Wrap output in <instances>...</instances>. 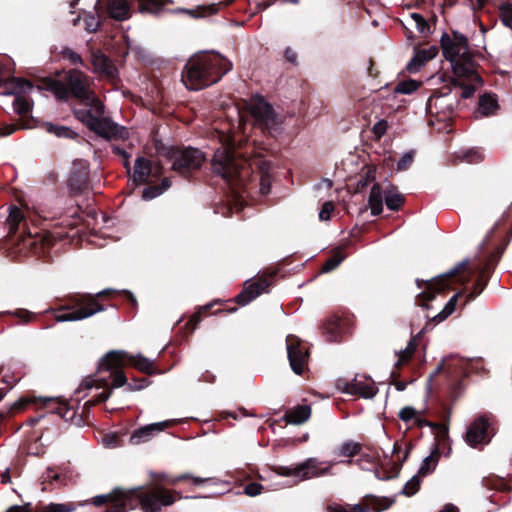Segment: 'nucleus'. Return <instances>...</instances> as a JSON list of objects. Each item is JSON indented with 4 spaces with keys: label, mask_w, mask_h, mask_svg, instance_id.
Listing matches in <instances>:
<instances>
[{
    "label": "nucleus",
    "mask_w": 512,
    "mask_h": 512,
    "mask_svg": "<svg viewBox=\"0 0 512 512\" xmlns=\"http://www.w3.org/2000/svg\"><path fill=\"white\" fill-rule=\"evenodd\" d=\"M38 88L52 92L59 100L66 101L72 96L80 101L84 107L73 111L75 118L99 137L105 140L129 138L126 127L106 116L104 104L90 89L89 77L82 71L71 69L63 80L52 77L41 78Z\"/></svg>",
    "instance_id": "obj_1"
},
{
    "label": "nucleus",
    "mask_w": 512,
    "mask_h": 512,
    "mask_svg": "<svg viewBox=\"0 0 512 512\" xmlns=\"http://www.w3.org/2000/svg\"><path fill=\"white\" fill-rule=\"evenodd\" d=\"M491 236L488 235L480 246L477 261L470 266L469 261H463L455 266L450 272L439 275L431 280L416 279L415 283L419 289H424L415 298V304L423 309H430L429 302L433 301L436 295L451 290L454 284L466 286L476 277L467 294V301L474 300L486 288L495 267L504 253L503 246H496L492 252L487 253Z\"/></svg>",
    "instance_id": "obj_2"
},
{
    "label": "nucleus",
    "mask_w": 512,
    "mask_h": 512,
    "mask_svg": "<svg viewBox=\"0 0 512 512\" xmlns=\"http://www.w3.org/2000/svg\"><path fill=\"white\" fill-rule=\"evenodd\" d=\"M180 492L169 490L160 484L138 487L131 490L115 488L111 493L95 496V506L108 505L104 512H127V508L139 507L142 512H161L163 507L181 499Z\"/></svg>",
    "instance_id": "obj_3"
},
{
    "label": "nucleus",
    "mask_w": 512,
    "mask_h": 512,
    "mask_svg": "<svg viewBox=\"0 0 512 512\" xmlns=\"http://www.w3.org/2000/svg\"><path fill=\"white\" fill-rule=\"evenodd\" d=\"M8 233L4 239L3 246L14 258L35 255L41 256L48 252L52 246V238H71L75 234H70L75 228V223H69V231L40 233L32 232L28 226L23 211L10 206L9 215L6 219Z\"/></svg>",
    "instance_id": "obj_4"
},
{
    "label": "nucleus",
    "mask_w": 512,
    "mask_h": 512,
    "mask_svg": "<svg viewBox=\"0 0 512 512\" xmlns=\"http://www.w3.org/2000/svg\"><path fill=\"white\" fill-rule=\"evenodd\" d=\"M118 296H123L133 306L137 303L131 292L107 288L95 294L74 292L57 297L46 313H52L56 322L80 321L105 311L107 305L103 302Z\"/></svg>",
    "instance_id": "obj_5"
},
{
    "label": "nucleus",
    "mask_w": 512,
    "mask_h": 512,
    "mask_svg": "<svg viewBox=\"0 0 512 512\" xmlns=\"http://www.w3.org/2000/svg\"><path fill=\"white\" fill-rule=\"evenodd\" d=\"M128 366L147 375L157 373L150 359L142 355H131L124 350H111L100 358L95 381L99 382L100 386L107 387L108 383H111L113 388L122 387L127 381L124 368Z\"/></svg>",
    "instance_id": "obj_6"
},
{
    "label": "nucleus",
    "mask_w": 512,
    "mask_h": 512,
    "mask_svg": "<svg viewBox=\"0 0 512 512\" xmlns=\"http://www.w3.org/2000/svg\"><path fill=\"white\" fill-rule=\"evenodd\" d=\"M232 63L219 53H198L189 58L182 71V80L187 88L200 90L217 83Z\"/></svg>",
    "instance_id": "obj_7"
},
{
    "label": "nucleus",
    "mask_w": 512,
    "mask_h": 512,
    "mask_svg": "<svg viewBox=\"0 0 512 512\" xmlns=\"http://www.w3.org/2000/svg\"><path fill=\"white\" fill-rule=\"evenodd\" d=\"M211 170L227 184L236 187L244 186L251 173L248 161L236 153L232 143L223 145L214 152Z\"/></svg>",
    "instance_id": "obj_8"
},
{
    "label": "nucleus",
    "mask_w": 512,
    "mask_h": 512,
    "mask_svg": "<svg viewBox=\"0 0 512 512\" xmlns=\"http://www.w3.org/2000/svg\"><path fill=\"white\" fill-rule=\"evenodd\" d=\"M472 369L473 367L469 360L456 355H450L445 357L437 366L431 378L444 374L449 397L452 401H456L463 393L466 387L465 380L469 377Z\"/></svg>",
    "instance_id": "obj_9"
},
{
    "label": "nucleus",
    "mask_w": 512,
    "mask_h": 512,
    "mask_svg": "<svg viewBox=\"0 0 512 512\" xmlns=\"http://www.w3.org/2000/svg\"><path fill=\"white\" fill-rule=\"evenodd\" d=\"M163 156L171 162V169L186 179L198 172L206 161L205 154L193 147L171 146L164 149Z\"/></svg>",
    "instance_id": "obj_10"
},
{
    "label": "nucleus",
    "mask_w": 512,
    "mask_h": 512,
    "mask_svg": "<svg viewBox=\"0 0 512 512\" xmlns=\"http://www.w3.org/2000/svg\"><path fill=\"white\" fill-rule=\"evenodd\" d=\"M247 108L255 127L273 137L279 132L278 116L273 106L262 96L253 97Z\"/></svg>",
    "instance_id": "obj_11"
},
{
    "label": "nucleus",
    "mask_w": 512,
    "mask_h": 512,
    "mask_svg": "<svg viewBox=\"0 0 512 512\" xmlns=\"http://www.w3.org/2000/svg\"><path fill=\"white\" fill-rule=\"evenodd\" d=\"M496 420L492 414L477 416L467 427L465 442L472 448H482L491 442L496 434Z\"/></svg>",
    "instance_id": "obj_12"
},
{
    "label": "nucleus",
    "mask_w": 512,
    "mask_h": 512,
    "mask_svg": "<svg viewBox=\"0 0 512 512\" xmlns=\"http://www.w3.org/2000/svg\"><path fill=\"white\" fill-rule=\"evenodd\" d=\"M320 465L321 463L316 458H309L295 467L276 466L273 470L280 476H294L302 480L320 477L331 473L332 465L323 468Z\"/></svg>",
    "instance_id": "obj_13"
},
{
    "label": "nucleus",
    "mask_w": 512,
    "mask_h": 512,
    "mask_svg": "<svg viewBox=\"0 0 512 512\" xmlns=\"http://www.w3.org/2000/svg\"><path fill=\"white\" fill-rule=\"evenodd\" d=\"M286 348L292 371L297 375H303L308 370L309 348L298 336L293 334L286 337Z\"/></svg>",
    "instance_id": "obj_14"
},
{
    "label": "nucleus",
    "mask_w": 512,
    "mask_h": 512,
    "mask_svg": "<svg viewBox=\"0 0 512 512\" xmlns=\"http://www.w3.org/2000/svg\"><path fill=\"white\" fill-rule=\"evenodd\" d=\"M277 274V269L268 268L264 270L254 282L244 286L243 290L234 298V302L238 305L244 306L258 297L261 293L267 292Z\"/></svg>",
    "instance_id": "obj_15"
},
{
    "label": "nucleus",
    "mask_w": 512,
    "mask_h": 512,
    "mask_svg": "<svg viewBox=\"0 0 512 512\" xmlns=\"http://www.w3.org/2000/svg\"><path fill=\"white\" fill-rule=\"evenodd\" d=\"M90 182V165L83 159L73 161L68 178V187L73 194H81L88 189Z\"/></svg>",
    "instance_id": "obj_16"
},
{
    "label": "nucleus",
    "mask_w": 512,
    "mask_h": 512,
    "mask_svg": "<svg viewBox=\"0 0 512 512\" xmlns=\"http://www.w3.org/2000/svg\"><path fill=\"white\" fill-rule=\"evenodd\" d=\"M95 11L99 17L124 21L130 18V6L127 0H97Z\"/></svg>",
    "instance_id": "obj_17"
},
{
    "label": "nucleus",
    "mask_w": 512,
    "mask_h": 512,
    "mask_svg": "<svg viewBox=\"0 0 512 512\" xmlns=\"http://www.w3.org/2000/svg\"><path fill=\"white\" fill-rule=\"evenodd\" d=\"M95 379H96V373L94 374V376L86 377L82 381V383L80 384V386L77 390V392H80L81 390L90 389L94 386H96L97 388H104V390L101 393L96 395L93 399L88 400L84 403V405L82 407L80 419H79V421L84 422V423H88L87 418L89 416L91 408L97 404L105 402L112 394L113 387H112L111 383H108L107 387L100 386L99 382L95 381Z\"/></svg>",
    "instance_id": "obj_18"
},
{
    "label": "nucleus",
    "mask_w": 512,
    "mask_h": 512,
    "mask_svg": "<svg viewBox=\"0 0 512 512\" xmlns=\"http://www.w3.org/2000/svg\"><path fill=\"white\" fill-rule=\"evenodd\" d=\"M440 44L444 58L450 63L455 62L460 52L469 47L468 38L458 31H453L452 36L444 32L441 36Z\"/></svg>",
    "instance_id": "obj_19"
},
{
    "label": "nucleus",
    "mask_w": 512,
    "mask_h": 512,
    "mask_svg": "<svg viewBox=\"0 0 512 512\" xmlns=\"http://www.w3.org/2000/svg\"><path fill=\"white\" fill-rule=\"evenodd\" d=\"M323 335L328 342H341L351 332V323L348 319L333 315L323 323Z\"/></svg>",
    "instance_id": "obj_20"
},
{
    "label": "nucleus",
    "mask_w": 512,
    "mask_h": 512,
    "mask_svg": "<svg viewBox=\"0 0 512 512\" xmlns=\"http://www.w3.org/2000/svg\"><path fill=\"white\" fill-rule=\"evenodd\" d=\"M0 87H4L8 94H18L31 91L33 84L27 79L13 76L6 65L0 64Z\"/></svg>",
    "instance_id": "obj_21"
},
{
    "label": "nucleus",
    "mask_w": 512,
    "mask_h": 512,
    "mask_svg": "<svg viewBox=\"0 0 512 512\" xmlns=\"http://www.w3.org/2000/svg\"><path fill=\"white\" fill-rule=\"evenodd\" d=\"M175 424L173 420H166L142 426L133 431L129 437V443L140 445L150 441L157 433L164 431Z\"/></svg>",
    "instance_id": "obj_22"
},
{
    "label": "nucleus",
    "mask_w": 512,
    "mask_h": 512,
    "mask_svg": "<svg viewBox=\"0 0 512 512\" xmlns=\"http://www.w3.org/2000/svg\"><path fill=\"white\" fill-rule=\"evenodd\" d=\"M393 500L387 497H379L373 494H367L362 501L355 505H347L350 512H382L389 509Z\"/></svg>",
    "instance_id": "obj_23"
},
{
    "label": "nucleus",
    "mask_w": 512,
    "mask_h": 512,
    "mask_svg": "<svg viewBox=\"0 0 512 512\" xmlns=\"http://www.w3.org/2000/svg\"><path fill=\"white\" fill-rule=\"evenodd\" d=\"M91 62L94 68V72L109 80H115L118 78L117 67L113 61L100 50L92 52Z\"/></svg>",
    "instance_id": "obj_24"
},
{
    "label": "nucleus",
    "mask_w": 512,
    "mask_h": 512,
    "mask_svg": "<svg viewBox=\"0 0 512 512\" xmlns=\"http://www.w3.org/2000/svg\"><path fill=\"white\" fill-rule=\"evenodd\" d=\"M344 392L356 395L362 398L370 399L373 398L378 388L375 386V382L371 377H364V380L354 378L352 381L345 384Z\"/></svg>",
    "instance_id": "obj_25"
},
{
    "label": "nucleus",
    "mask_w": 512,
    "mask_h": 512,
    "mask_svg": "<svg viewBox=\"0 0 512 512\" xmlns=\"http://www.w3.org/2000/svg\"><path fill=\"white\" fill-rule=\"evenodd\" d=\"M41 408L46 409L49 413L57 414L60 418L68 421L73 420L76 412L69 407L68 403L58 398H39Z\"/></svg>",
    "instance_id": "obj_26"
},
{
    "label": "nucleus",
    "mask_w": 512,
    "mask_h": 512,
    "mask_svg": "<svg viewBox=\"0 0 512 512\" xmlns=\"http://www.w3.org/2000/svg\"><path fill=\"white\" fill-rule=\"evenodd\" d=\"M426 330L427 325L416 335L411 337L404 350L400 351L399 353H396L398 355L397 362L395 363L396 370H400L404 365L410 362Z\"/></svg>",
    "instance_id": "obj_27"
},
{
    "label": "nucleus",
    "mask_w": 512,
    "mask_h": 512,
    "mask_svg": "<svg viewBox=\"0 0 512 512\" xmlns=\"http://www.w3.org/2000/svg\"><path fill=\"white\" fill-rule=\"evenodd\" d=\"M455 75L459 77H470L473 73V55L466 49L460 52L455 62L451 63Z\"/></svg>",
    "instance_id": "obj_28"
},
{
    "label": "nucleus",
    "mask_w": 512,
    "mask_h": 512,
    "mask_svg": "<svg viewBox=\"0 0 512 512\" xmlns=\"http://www.w3.org/2000/svg\"><path fill=\"white\" fill-rule=\"evenodd\" d=\"M311 416V407L309 405H297L289 409L283 416V420L288 424H303Z\"/></svg>",
    "instance_id": "obj_29"
},
{
    "label": "nucleus",
    "mask_w": 512,
    "mask_h": 512,
    "mask_svg": "<svg viewBox=\"0 0 512 512\" xmlns=\"http://www.w3.org/2000/svg\"><path fill=\"white\" fill-rule=\"evenodd\" d=\"M151 161L145 157H138L134 164L133 181L137 185L145 184L151 174Z\"/></svg>",
    "instance_id": "obj_30"
},
{
    "label": "nucleus",
    "mask_w": 512,
    "mask_h": 512,
    "mask_svg": "<svg viewBox=\"0 0 512 512\" xmlns=\"http://www.w3.org/2000/svg\"><path fill=\"white\" fill-rule=\"evenodd\" d=\"M368 205L371 209V214L373 216H378L383 211V195H382V189L379 183L373 184L369 198H368Z\"/></svg>",
    "instance_id": "obj_31"
},
{
    "label": "nucleus",
    "mask_w": 512,
    "mask_h": 512,
    "mask_svg": "<svg viewBox=\"0 0 512 512\" xmlns=\"http://www.w3.org/2000/svg\"><path fill=\"white\" fill-rule=\"evenodd\" d=\"M451 409L446 405L442 404V411H441V422H436V427L432 431L436 434V437L439 440L444 441L448 438V432H449V419H450Z\"/></svg>",
    "instance_id": "obj_32"
},
{
    "label": "nucleus",
    "mask_w": 512,
    "mask_h": 512,
    "mask_svg": "<svg viewBox=\"0 0 512 512\" xmlns=\"http://www.w3.org/2000/svg\"><path fill=\"white\" fill-rule=\"evenodd\" d=\"M186 480H191L193 485H196V486H201L204 484H209V485L217 484V479L214 477H205V478L194 477L189 473H184V474H180L177 476H173V477L169 478L167 480V482L170 485H177L178 483H180L182 481H186Z\"/></svg>",
    "instance_id": "obj_33"
},
{
    "label": "nucleus",
    "mask_w": 512,
    "mask_h": 512,
    "mask_svg": "<svg viewBox=\"0 0 512 512\" xmlns=\"http://www.w3.org/2000/svg\"><path fill=\"white\" fill-rule=\"evenodd\" d=\"M42 490L43 491H51L53 488H49L48 485H51L53 487H60L64 484V476H62L60 473H57L54 469L48 468L43 474H42Z\"/></svg>",
    "instance_id": "obj_34"
},
{
    "label": "nucleus",
    "mask_w": 512,
    "mask_h": 512,
    "mask_svg": "<svg viewBox=\"0 0 512 512\" xmlns=\"http://www.w3.org/2000/svg\"><path fill=\"white\" fill-rule=\"evenodd\" d=\"M497 99L488 93L480 96L478 110L483 116H490L498 109Z\"/></svg>",
    "instance_id": "obj_35"
},
{
    "label": "nucleus",
    "mask_w": 512,
    "mask_h": 512,
    "mask_svg": "<svg viewBox=\"0 0 512 512\" xmlns=\"http://www.w3.org/2000/svg\"><path fill=\"white\" fill-rule=\"evenodd\" d=\"M440 456V451L438 448H435L431 454L423 460L417 474H419L421 477H425L431 474L435 470Z\"/></svg>",
    "instance_id": "obj_36"
},
{
    "label": "nucleus",
    "mask_w": 512,
    "mask_h": 512,
    "mask_svg": "<svg viewBox=\"0 0 512 512\" xmlns=\"http://www.w3.org/2000/svg\"><path fill=\"white\" fill-rule=\"evenodd\" d=\"M482 485L490 490H497L499 492H510L511 487L508 482L499 476L490 475L482 479Z\"/></svg>",
    "instance_id": "obj_37"
},
{
    "label": "nucleus",
    "mask_w": 512,
    "mask_h": 512,
    "mask_svg": "<svg viewBox=\"0 0 512 512\" xmlns=\"http://www.w3.org/2000/svg\"><path fill=\"white\" fill-rule=\"evenodd\" d=\"M71 509L66 504L51 503L44 506L36 512H70ZM7 512H31L29 505L13 506Z\"/></svg>",
    "instance_id": "obj_38"
},
{
    "label": "nucleus",
    "mask_w": 512,
    "mask_h": 512,
    "mask_svg": "<svg viewBox=\"0 0 512 512\" xmlns=\"http://www.w3.org/2000/svg\"><path fill=\"white\" fill-rule=\"evenodd\" d=\"M215 303H210L205 306H202L197 312H195L185 323L184 328L186 329V334H191L195 331L198 324L202 320V315L207 314L211 311V308Z\"/></svg>",
    "instance_id": "obj_39"
},
{
    "label": "nucleus",
    "mask_w": 512,
    "mask_h": 512,
    "mask_svg": "<svg viewBox=\"0 0 512 512\" xmlns=\"http://www.w3.org/2000/svg\"><path fill=\"white\" fill-rule=\"evenodd\" d=\"M142 13L156 14L170 2V0H137Z\"/></svg>",
    "instance_id": "obj_40"
},
{
    "label": "nucleus",
    "mask_w": 512,
    "mask_h": 512,
    "mask_svg": "<svg viewBox=\"0 0 512 512\" xmlns=\"http://www.w3.org/2000/svg\"><path fill=\"white\" fill-rule=\"evenodd\" d=\"M38 398L36 397H29V396H22L17 401H15L13 404L10 405L8 408L10 416H14L18 413H21L26 410V408L30 404H37Z\"/></svg>",
    "instance_id": "obj_41"
},
{
    "label": "nucleus",
    "mask_w": 512,
    "mask_h": 512,
    "mask_svg": "<svg viewBox=\"0 0 512 512\" xmlns=\"http://www.w3.org/2000/svg\"><path fill=\"white\" fill-rule=\"evenodd\" d=\"M450 90L449 92L447 93H443V94H440V95H436V93L432 94L428 101H427V106L429 109H432L433 107L436 108V109H442V113L443 114H446V111L444 109L447 110V116H451L452 114L449 113V110L447 109L446 105L447 103H449L448 101H446V98H448L450 96Z\"/></svg>",
    "instance_id": "obj_42"
},
{
    "label": "nucleus",
    "mask_w": 512,
    "mask_h": 512,
    "mask_svg": "<svg viewBox=\"0 0 512 512\" xmlns=\"http://www.w3.org/2000/svg\"><path fill=\"white\" fill-rule=\"evenodd\" d=\"M450 90L449 92L447 93H443V94H440V95H436V93L432 94L428 101H427V106L429 109H432L433 107L436 108V109H442V113L443 114H446V111L444 109L447 110V116H451L452 114L449 113V110L447 109L446 105L447 103H449L448 101H446V98H448L450 96Z\"/></svg>",
    "instance_id": "obj_43"
},
{
    "label": "nucleus",
    "mask_w": 512,
    "mask_h": 512,
    "mask_svg": "<svg viewBox=\"0 0 512 512\" xmlns=\"http://www.w3.org/2000/svg\"><path fill=\"white\" fill-rule=\"evenodd\" d=\"M345 259V254L340 248L334 250L333 254L323 263L321 271L329 273L336 269L340 263Z\"/></svg>",
    "instance_id": "obj_44"
},
{
    "label": "nucleus",
    "mask_w": 512,
    "mask_h": 512,
    "mask_svg": "<svg viewBox=\"0 0 512 512\" xmlns=\"http://www.w3.org/2000/svg\"><path fill=\"white\" fill-rule=\"evenodd\" d=\"M45 128L47 132L53 133L60 138L75 139L78 137V134L76 132H74L72 129L66 126L46 123Z\"/></svg>",
    "instance_id": "obj_45"
},
{
    "label": "nucleus",
    "mask_w": 512,
    "mask_h": 512,
    "mask_svg": "<svg viewBox=\"0 0 512 512\" xmlns=\"http://www.w3.org/2000/svg\"><path fill=\"white\" fill-rule=\"evenodd\" d=\"M362 450V445L352 440L344 442L338 448V455L344 457H354L358 455Z\"/></svg>",
    "instance_id": "obj_46"
},
{
    "label": "nucleus",
    "mask_w": 512,
    "mask_h": 512,
    "mask_svg": "<svg viewBox=\"0 0 512 512\" xmlns=\"http://www.w3.org/2000/svg\"><path fill=\"white\" fill-rule=\"evenodd\" d=\"M21 94L22 93L14 94L16 97L13 102V107L18 115L26 116L32 111V104Z\"/></svg>",
    "instance_id": "obj_47"
},
{
    "label": "nucleus",
    "mask_w": 512,
    "mask_h": 512,
    "mask_svg": "<svg viewBox=\"0 0 512 512\" xmlns=\"http://www.w3.org/2000/svg\"><path fill=\"white\" fill-rule=\"evenodd\" d=\"M128 434L127 429H121L117 432H111L104 436L103 442L106 446L115 448L123 445V437Z\"/></svg>",
    "instance_id": "obj_48"
},
{
    "label": "nucleus",
    "mask_w": 512,
    "mask_h": 512,
    "mask_svg": "<svg viewBox=\"0 0 512 512\" xmlns=\"http://www.w3.org/2000/svg\"><path fill=\"white\" fill-rule=\"evenodd\" d=\"M475 93V87L473 85H464L462 87L461 94L456 96L453 102L447 103L446 107L450 114H453L454 110L459 106L460 99L471 98Z\"/></svg>",
    "instance_id": "obj_49"
},
{
    "label": "nucleus",
    "mask_w": 512,
    "mask_h": 512,
    "mask_svg": "<svg viewBox=\"0 0 512 512\" xmlns=\"http://www.w3.org/2000/svg\"><path fill=\"white\" fill-rule=\"evenodd\" d=\"M405 202V198L400 193H387L385 196V203L388 209L392 211H399Z\"/></svg>",
    "instance_id": "obj_50"
},
{
    "label": "nucleus",
    "mask_w": 512,
    "mask_h": 512,
    "mask_svg": "<svg viewBox=\"0 0 512 512\" xmlns=\"http://www.w3.org/2000/svg\"><path fill=\"white\" fill-rule=\"evenodd\" d=\"M420 86V83L413 79L400 81L394 91L400 94H411L416 91Z\"/></svg>",
    "instance_id": "obj_51"
},
{
    "label": "nucleus",
    "mask_w": 512,
    "mask_h": 512,
    "mask_svg": "<svg viewBox=\"0 0 512 512\" xmlns=\"http://www.w3.org/2000/svg\"><path fill=\"white\" fill-rule=\"evenodd\" d=\"M411 449H412L411 444L405 443V451H404L403 457L400 458L399 454L402 451V444L399 443L398 441H396L394 443L392 453H393V455H396L398 457V463L395 464V468H396L397 472L400 470L402 464L407 460Z\"/></svg>",
    "instance_id": "obj_52"
},
{
    "label": "nucleus",
    "mask_w": 512,
    "mask_h": 512,
    "mask_svg": "<svg viewBox=\"0 0 512 512\" xmlns=\"http://www.w3.org/2000/svg\"><path fill=\"white\" fill-rule=\"evenodd\" d=\"M421 485V476L419 474L413 476L403 487L402 493L408 497L418 492Z\"/></svg>",
    "instance_id": "obj_53"
},
{
    "label": "nucleus",
    "mask_w": 512,
    "mask_h": 512,
    "mask_svg": "<svg viewBox=\"0 0 512 512\" xmlns=\"http://www.w3.org/2000/svg\"><path fill=\"white\" fill-rule=\"evenodd\" d=\"M499 17L506 27H512V5L504 2L499 6Z\"/></svg>",
    "instance_id": "obj_54"
},
{
    "label": "nucleus",
    "mask_w": 512,
    "mask_h": 512,
    "mask_svg": "<svg viewBox=\"0 0 512 512\" xmlns=\"http://www.w3.org/2000/svg\"><path fill=\"white\" fill-rule=\"evenodd\" d=\"M425 413V410L423 411H420L418 412L415 408L411 407V406H405L403 407L399 413H398V417L403 421V422H410L412 420L415 421V418L418 414H424Z\"/></svg>",
    "instance_id": "obj_55"
},
{
    "label": "nucleus",
    "mask_w": 512,
    "mask_h": 512,
    "mask_svg": "<svg viewBox=\"0 0 512 512\" xmlns=\"http://www.w3.org/2000/svg\"><path fill=\"white\" fill-rule=\"evenodd\" d=\"M411 18L415 21L416 28L419 33L422 35H427L430 33V25L421 14L412 13Z\"/></svg>",
    "instance_id": "obj_56"
},
{
    "label": "nucleus",
    "mask_w": 512,
    "mask_h": 512,
    "mask_svg": "<svg viewBox=\"0 0 512 512\" xmlns=\"http://www.w3.org/2000/svg\"><path fill=\"white\" fill-rule=\"evenodd\" d=\"M101 19L103 17H99L98 14L95 16L93 14H88L84 18L85 28L88 32H96L101 26Z\"/></svg>",
    "instance_id": "obj_57"
},
{
    "label": "nucleus",
    "mask_w": 512,
    "mask_h": 512,
    "mask_svg": "<svg viewBox=\"0 0 512 512\" xmlns=\"http://www.w3.org/2000/svg\"><path fill=\"white\" fill-rule=\"evenodd\" d=\"M150 384V381L146 377H140V378H134L131 382H127L124 384L126 385V389L128 391H138L141 389L146 388Z\"/></svg>",
    "instance_id": "obj_58"
},
{
    "label": "nucleus",
    "mask_w": 512,
    "mask_h": 512,
    "mask_svg": "<svg viewBox=\"0 0 512 512\" xmlns=\"http://www.w3.org/2000/svg\"><path fill=\"white\" fill-rule=\"evenodd\" d=\"M415 157V151L411 150L406 152L398 161L397 163V169L399 171H405L410 168L412 163L414 162Z\"/></svg>",
    "instance_id": "obj_59"
},
{
    "label": "nucleus",
    "mask_w": 512,
    "mask_h": 512,
    "mask_svg": "<svg viewBox=\"0 0 512 512\" xmlns=\"http://www.w3.org/2000/svg\"><path fill=\"white\" fill-rule=\"evenodd\" d=\"M61 54H62L63 58L69 60L71 64H80V65L86 67L82 57L78 53L73 51L72 49H70L68 47L63 48V50L61 51Z\"/></svg>",
    "instance_id": "obj_60"
},
{
    "label": "nucleus",
    "mask_w": 512,
    "mask_h": 512,
    "mask_svg": "<svg viewBox=\"0 0 512 512\" xmlns=\"http://www.w3.org/2000/svg\"><path fill=\"white\" fill-rule=\"evenodd\" d=\"M427 61H424V57H422L417 51L414 57L410 60L407 65V70L411 73L418 71L422 66H424Z\"/></svg>",
    "instance_id": "obj_61"
},
{
    "label": "nucleus",
    "mask_w": 512,
    "mask_h": 512,
    "mask_svg": "<svg viewBox=\"0 0 512 512\" xmlns=\"http://www.w3.org/2000/svg\"><path fill=\"white\" fill-rule=\"evenodd\" d=\"M427 61H424V57H422L417 51L414 57L410 60L407 65V70L411 73L418 71L422 66H424Z\"/></svg>",
    "instance_id": "obj_62"
},
{
    "label": "nucleus",
    "mask_w": 512,
    "mask_h": 512,
    "mask_svg": "<svg viewBox=\"0 0 512 512\" xmlns=\"http://www.w3.org/2000/svg\"><path fill=\"white\" fill-rule=\"evenodd\" d=\"M455 309L456 308L453 306V304L447 302L444 308L433 317V321H435L436 323L444 321L455 311Z\"/></svg>",
    "instance_id": "obj_63"
},
{
    "label": "nucleus",
    "mask_w": 512,
    "mask_h": 512,
    "mask_svg": "<svg viewBox=\"0 0 512 512\" xmlns=\"http://www.w3.org/2000/svg\"><path fill=\"white\" fill-rule=\"evenodd\" d=\"M333 211H334V203L332 201H326L320 209L319 219L321 221L330 220Z\"/></svg>",
    "instance_id": "obj_64"
}]
</instances>
